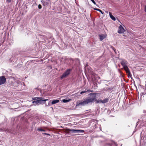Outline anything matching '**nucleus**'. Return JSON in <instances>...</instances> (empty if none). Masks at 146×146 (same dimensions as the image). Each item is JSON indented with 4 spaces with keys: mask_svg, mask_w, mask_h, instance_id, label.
<instances>
[{
    "mask_svg": "<svg viewBox=\"0 0 146 146\" xmlns=\"http://www.w3.org/2000/svg\"><path fill=\"white\" fill-rule=\"evenodd\" d=\"M90 0L92 2V3L94 5H96V2H95V1H94V0Z\"/></svg>",
    "mask_w": 146,
    "mask_h": 146,
    "instance_id": "nucleus-21",
    "label": "nucleus"
},
{
    "mask_svg": "<svg viewBox=\"0 0 146 146\" xmlns=\"http://www.w3.org/2000/svg\"><path fill=\"white\" fill-rule=\"evenodd\" d=\"M37 100H40V99H43V98L42 97H37Z\"/></svg>",
    "mask_w": 146,
    "mask_h": 146,
    "instance_id": "nucleus-20",
    "label": "nucleus"
},
{
    "mask_svg": "<svg viewBox=\"0 0 146 146\" xmlns=\"http://www.w3.org/2000/svg\"><path fill=\"white\" fill-rule=\"evenodd\" d=\"M96 94L91 93L89 94L88 95V97L84 99L83 101H82L78 102H76V106H84L89 103H92L95 101H96L97 103H102V100H96Z\"/></svg>",
    "mask_w": 146,
    "mask_h": 146,
    "instance_id": "nucleus-1",
    "label": "nucleus"
},
{
    "mask_svg": "<svg viewBox=\"0 0 146 146\" xmlns=\"http://www.w3.org/2000/svg\"><path fill=\"white\" fill-rule=\"evenodd\" d=\"M67 130L69 131V133H82L84 132V131L81 130H76L74 129H67Z\"/></svg>",
    "mask_w": 146,
    "mask_h": 146,
    "instance_id": "nucleus-3",
    "label": "nucleus"
},
{
    "mask_svg": "<svg viewBox=\"0 0 146 146\" xmlns=\"http://www.w3.org/2000/svg\"><path fill=\"white\" fill-rule=\"evenodd\" d=\"M43 134H45V135H50L48 134V133H43Z\"/></svg>",
    "mask_w": 146,
    "mask_h": 146,
    "instance_id": "nucleus-27",
    "label": "nucleus"
},
{
    "mask_svg": "<svg viewBox=\"0 0 146 146\" xmlns=\"http://www.w3.org/2000/svg\"><path fill=\"white\" fill-rule=\"evenodd\" d=\"M86 92H87V91H82L80 92V94H82L83 93H85Z\"/></svg>",
    "mask_w": 146,
    "mask_h": 146,
    "instance_id": "nucleus-22",
    "label": "nucleus"
},
{
    "mask_svg": "<svg viewBox=\"0 0 146 146\" xmlns=\"http://www.w3.org/2000/svg\"><path fill=\"white\" fill-rule=\"evenodd\" d=\"M70 101V100H65L64 99L62 100V101L64 103H66L69 102Z\"/></svg>",
    "mask_w": 146,
    "mask_h": 146,
    "instance_id": "nucleus-17",
    "label": "nucleus"
},
{
    "mask_svg": "<svg viewBox=\"0 0 146 146\" xmlns=\"http://www.w3.org/2000/svg\"><path fill=\"white\" fill-rule=\"evenodd\" d=\"M38 8L39 9H40L42 8V6L41 5L39 4L38 5Z\"/></svg>",
    "mask_w": 146,
    "mask_h": 146,
    "instance_id": "nucleus-19",
    "label": "nucleus"
},
{
    "mask_svg": "<svg viewBox=\"0 0 146 146\" xmlns=\"http://www.w3.org/2000/svg\"><path fill=\"white\" fill-rule=\"evenodd\" d=\"M143 93V94H146V92L145 93Z\"/></svg>",
    "mask_w": 146,
    "mask_h": 146,
    "instance_id": "nucleus-29",
    "label": "nucleus"
},
{
    "mask_svg": "<svg viewBox=\"0 0 146 146\" xmlns=\"http://www.w3.org/2000/svg\"><path fill=\"white\" fill-rule=\"evenodd\" d=\"M113 89V88L112 87L110 88L109 87H107L106 88H105L104 89V90H111Z\"/></svg>",
    "mask_w": 146,
    "mask_h": 146,
    "instance_id": "nucleus-13",
    "label": "nucleus"
},
{
    "mask_svg": "<svg viewBox=\"0 0 146 146\" xmlns=\"http://www.w3.org/2000/svg\"><path fill=\"white\" fill-rule=\"evenodd\" d=\"M37 130L39 131H45V130L44 129H42L40 127L37 129Z\"/></svg>",
    "mask_w": 146,
    "mask_h": 146,
    "instance_id": "nucleus-14",
    "label": "nucleus"
},
{
    "mask_svg": "<svg viewBox=\"0 0 146 146\" xmlns=\"http://www.w3.org/2000/svg\"><path fill=\"white\" fill-rule=\"evenodd\" d=\"M109 14L110 17L111 18V19L113 21H115L116 19L112 15L111 13L110 12H109Z\"/></svg>",
    "mask_w": 146,
    "mask_h": 146,
    "instance_id": "nucleus-9",
    "label": "nucleus"
},
{
    "mask_svg": "<svg viewBox=\"0 0 146 146\" xmlns=\"http://www.w3.org/2000/svg\"><path fill=\"white\" fill-rule=\"evenodd\" d=\"M125 31V30L121 25H120L119 27L118 33L119 34L123 33Z\"/></svg>",
    "mask_w": 146,
    "mask_h": 146,
    "instance_id": "nucleus-5",
    "label": "nucleus"
},
{
    "mask_svg": "<svg viewBox=\"0 0 146 146\" xmlns=\"http://www.w3.org/2000/svg\"><path fill=\"white\" fill-rule=\"evenodd\" d=\"M99 36L100 37V40L101 41L102 40L106 37L104 35H100Z\"/></svg>",
    "mask_w": 146,
    "mask_h": 146,
    "instance_id": "nucleus-10",
    "label": "nucleus"
},
{
    "mask_svg": "<svg viewBox=\"0 0 146 146\" xmlns=\"http://www.w3.org/2000/svg\"><path fill=\"white\" fill-rule=\"evenodd\" d=\"M11 0H6V1L9 3H10L11 2Z\"/></svg>",
    "mask_w": 146,
    "mask_h": 146,
    "instance_id": "nucleus-24",
    "label": "nucleus"
},
{
    "mask_svg": "<svg viewBox=\"0 0 146 146\" xmlns=\"http://www.w3.org/2000/svg\"><path fill=\"white\" fill-rule=\"evenodd\" d=\"M47 100H48V99L42 100L40 99L37 100V102L38 103V104H42L45 103L46 101Z\"/></svg>",
    "mask_w": 146,
    "mask_h": 146,
    "instance_id": "nucleus-8",
    "label": "nucleus"
},
{
    "mask_svg": "<svg viewBox=\"0 0 146 146\" xmlns=\"http://www.w3.org/2000/svg\"><path fill=\"white\" fill-rule=\"evenodd\" d=\"M59 102V100H52L51 102L52 104H54L56 103H58Z\"/></svg>",
    "mask_w": 146,
    "mask_h": 146,
    "instance_id": "nucleus-11",
    "label": "nucleus"
},
{
    "mask_svg": "<svg viewBox=\"0 0 146 146\" xmlns=\"http://www.w3.org/2000/svg\"><path fill=\"white\" fill-rule=\"evenodd\" d=\"M72 70L71 69H68L65 72H64L63 74L61 76L60 78L62 79L64 78H65L67 77L70 74Z\"/></svg>",
    "mask_w": 146,
    "mask_h": 146,
    "instance_id": "nucleus-2",
    "label": "nucleus"
},
{
    "mask_svg": "<svg viewBox=\"0 0 146 146\" xmlns=\"http://www.w3.org/2000/svg\"><path fill=\"white\" fill-rule=\"evenodd\" d=\"M125 70L126 71V72L128 74L129 76H131L130 72L127 66L123 67Z\"/></svg>",
    "mask_w": 146,
    "mask_h": 146,
    "instance_id": "nucleus-7",
    "label": "nucleus"
},
{
    "mask_svg": "<svg viewBox=\"0 0 146 146\" xmlns=\"http://www.w3.org/2000/svg\"><path fill=\"white\" fill-rule=\"evenodd\" d=\"M120 62L123 67L127 66V62L126 60L124 59L122 60Z\"/></svg>",
    "mask_w": 146,
    "mask_h": 146,
    "instance_id": "nucleus-6",
    "label": "nucleus"
},
{
    "mask_svg": "<svg viewBox=\"0 0 146 146\" xmlns=\"http://www.w3.org/2000/svg\"><path fill=\"white\" fill-rule=\"evenodd\" d=\"M33 104H34V105H39L38 103L37 102V100L36 101H33Z\"/></svg>",
    "mask_w": 146,
    "mask_h": 146,
    "instance_id": "nucleus-15",
    "label": "nucleus"
},
{
    "mask_svg": "<svg viewBox=\"0 0 146 146\" xmlns=\"http://www.w3.org/2000/svg\"><path fill=\"white\" fill-rule=\"evenodd\" d=\"M108 101H109V99L108 98H105V99H104V100H102V103L104 104L105 103H106L107 102H108Z\"/></svg>",
    "mask_w": 146,
    "mask_h": 146,
    "instance_id": "nucleus-12",
    "label": "nucleus"
},
{
    "mask_svg": "<svg viewBox=\"0 0 146 146\" xmlns=\"http://www.w3.org/2000/svg\"><path fill=\"white\" fill-rule=\"evenodd\" d=\"M144 9L145 12L146 13V5L145 6Z\"/></svg>",
    "mask_w": 146,
    "mask_h": 146,
    "instance_id": "nucleus-25",
    "label": "nucleus"
},
{
    "mask_svg": "<svg viewBox=\"0 0 146 146\" xmlns=\"http://www.w3.org/2000/svg\"><path fill=\"white\" fill-rule=\"evenodd\" d=\"M6 81V79L4 76L0 77V85L4 84Z\"/></svg>",
    "mask_w": 146,
    "mask_h": 146,
    "instance_id": "nucleus-4",
    "label": "nucleus"
},
{
    "mask_svg": "<svg viewBox=\"0 0 146 146\" xmlns=\"http://www.w3.org/2000/svg\"><path fill=\"white\" fill-rule=\"evenodd\" d=\"M94 9L95 10L98 11L99 12H100L102 14H103L104 13V12H103L101 10L98 9Z\"/></svg>",
    "mask_w": 146,
    "mask_h": 146,
    "instance_id": "nucleus-16",
    "label": "nucleus"
},
{
    "mask_svg": "<svg viewBox=\"0 0 146 146\" xmlns=\"http://www.w3.org/2000/svg\"><path fill=\"white\" fill-rule=\"evenodd\" d=\"M13 86H14L15 87H17L18 86V84L17 82H15L13 83Z\"/></svg>",
    "mask_w": 146,
    "mask_h": 146,
    "instance_id": "nucleus-18",
    "label": "nucleus"
},
{
    "mask_svg": "<svg viewBox=\"0 0 146 146\" xmlns=\"http://www.w3.org/2000/svg\"><path fill=\"white\" fill-rule=\"evenodd\" d=\"M33 100H37V98L36 97H34L33 98Z\"/></svg>",
    "mask_w": 146,
    "mask_h": 146,
    "instance_id": "nucleus-23",
    "label": "nucleus"
},
{
    "mask_svg": "<svg viewBox=\"0 0 146 146\" xmlns=\"http://www.w3.org/2000/svg\"><path fill=\"white\" fill-rule=\"evenodd\" d=\"M113 49L114 50V51H115V48L114 47H112Z\"/></svg>",
    "mask_w": 146,
    "mask_h": 146,
    "instance_id": "nucleus-28",
    "label": "nucleus"
},
{
    "mask_svg": "<svg viewBox=\"0 0 146 146\" xmlns=\"http://www.w3.org/2000/svg\"><path fill=\"white\" fill-rule=\"evenodd\" d=\"M87 91V92H92L93 91H92L91 90H87V91Z\"/></svg>",
    "mask_w": 146,
    "mask_h": 146,
    "instance_id": "nucleus-26",
    "label": "nucleus"
}]
</instances>
